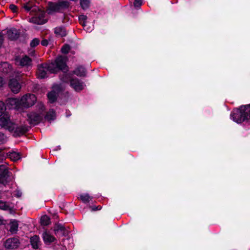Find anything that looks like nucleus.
<instances>
[{"instance_id":"f257e3e1","label":"nucleus","mask_w":250,"mask_h":250,"mask_svg":"<svg viewBox=\"0 0 250 250\" xmlns=\"http://www.w3.org/2000/svg\"><path fill=\"white\" fill-rule=\"evenodd\" d=\"M66 58L62 56L58 57L53 62L49 64L46 63L38 65L37 75L39 78L43 79L47 77L48 72L55 73L58 70H61L63 72L68 71V68L66 65Z\"/></svg>"},{"instance_id":"f03ea898","label":"nucleus","mask_w":250,"mask_h":250,"mask_svg":"<svg viewBox=\"0 0 250 250\" xmlns=\"http://www.w3.org/2000/svg\"><path fill=\"white\" fill-rule=\"evenodd\" d=\"M0 70L4 73H11L12 76L9 80L8 86L12 92L18 93L20 91L21 85L19 83L18 79H20V74L19 72L12 71L11 66L7 62H3L0 66Z\"/></svg>"},{"instance_id":"7ed1b4c3","label":"nucleus","mask_w":250,"mask_h":250,"mask_svg":"<svg viewBox=\"0 0 250 250\" xmlns=\"http://www.w3.org/2000/svg\"><path fill=\"white\" fill-rule=\"evenodd\" d=\"M5 104L0 101V126L9 131H13L16 127V124L11 121L9 115L5 113Z\"/></svg>"},{"instance_id":"20e7f679","label":"nucleus","mask_w":250,"mask_h":250,"mask_svg":"<svg viewBox=\"0 0 250 250\" xmlns=\"http://www.w3.org/2000/svg\"><path fill=\"white\" fill-rule=\"evenodd\" d=\"M69 2L64 0H60L57 2H50L48 4L47 12L49 14H53L60 12L62 9L68 7Z\"/></svg>"},{"instance_id":"39448f33","label":"nucleus","mask_w":250,"mask_h":250,"mask_svg":"<svg viewBox=\"0 0 250 250\" xmlns=\"http://www.w3.org/2000/svg\"><path fill=\"white\" fill-rule=\"evenodd\" d=\"M39 111V113L31 112L27 114L28 117V121L30 124H37L39 123L42 120V112L44 110V106L42 104H38Z\"/></svg>"},{"instance_id":"423d86ee","label":"nucleus","mask_w":250,"mask_h":250,"mask_svg":"<svg viewBox=\"0 0 250 250\" xmlns=\"http://www.w3.org/2000/svg\"><path fill=\"white\" fill-rule=\"evenodd\" d=\"M36 100L37 98L34 94H27L23 95L20 100L21 108H28L33 105Z\"/></svg>"},{"instance_id":"0eeeda50","label":"nucleus","mask_w":250,"mask_h":250,"mask_svg":"<svg viewBox=\"0 0 250 250\" xmlns=\"http://www.w3.org/2000/svg\"><path fill=\"white\" fill-rule=\"evenodd\" d=\"M64 87L62 84H54L52 87V90L47 94L49 102H54L57 99L59 93L62 91Z\"/></svg>"},{"instance_id":"6e6552de","label":"nucleus","mask_w":250,"mask_h":250,"mask_svg":"<svg viewBox=\"0 0 250 250\" xmlns=\"http://www.w3.org/2000/svg\"><path fill=\"white\" fill-rule=\"evenodd\" d=\"M35 12L34 16L29 19V22L37 24L45 23L46 20L44 19V12L38 9Z\"/></svg>"},{"instance_id":"1a4fd4ad","label":"nucleus","mask_w":250,"mask_h":250,"mask_svg":"<svg viewBox=\"0 0 250 250\" xmlns=\"http://www.w3.org/2000/svg\"><path fill=\"white\" fill-rule=\"evenodd\" d=\"M9 173L6 165H0V184L5 185L8 182Z\"/></svg>"},{"instance_id":"9d476101","label":"nucleus","mask_w":250,"mask_h":250,"mask_svg":"<svg viewBox=\"0 0 250 250\" xmlns=\"http://www.w3.org/2000/svg\"><path fill=\"white\" fill-rule=\"evenodd\" d=\"M230 116L232 120L237 123H241L247 120L248 118L243 114L240 108L234 111Z\"/></svg>"},{"instance_id":"9b49d317","label":"nucleus","mask_w":250,"mask_h":250,"mask_svg":"<svg viewBox=\"0 0 250 250\" xmlns=\"http://www.w3.org/2000/svg\"><path fill=\"white\" fill-rule=\"evenodd\" d=\"M31 59L27 56L22 57H17L15 59V63L21 66H28L31 65Z\"/></svg>"},{"instance_id":"f8f14e48","label":"nucleus","mask_w":250,"mask_h":250,"mask_svg":"<svg viewBox=\"0 0 250 250\" xmlns=\"http://www.w3.org/2000/svg\"><path fill=\"white\" fill-rule=\"evenodd\" d=\"M19 241L16 238H9L4 243L5 247L8 249H16L19 247Z\"/></svg>"},{"instance_id":"ddd939ff","label":"nucleus","mask_w":250,"mask_h":250,"mask_svg":"<svg viewBox=\"0 0 250 250\" xmlns=\"http://www.w3.org/2000/svg\"><path fill=\"white\" fill-rule=\"evenodd\" d=\"M6 105L9 108L20 110L21 108L20 100L16 98H10L6 101Z\"/></svg>"},{"instance_id":"4468645a","label":"nucleus","mask_w":250,"mask_h":250,"mask_svg":"<svg viewBox=\"0 0 250 250\" xmlns=\"http://www.w3.org/2000/svg\"><path fill=\"white\" fill-rule=\"evenodd\" d=\"M71 86L75 89V90L79 91L83 90L84 87L83 83L77 79H73L70 82Z\"/></svg>"},{"instance_id":"2eb2a0df","label":"nucleus","mask_w":250,"mask_h":250,"mask_svg":"<svg viewBox=\"0 0 250 250\" xmlns=\"http://www.w3.org/2000/svg\"><path fill=\"white\" fill-rule=\"evenodd\" d=\"M54 231L57 236H62L66 235L67 231L61 225H57L54 227Z\"/></svg>"},{"instance_id":"dca6fc26","label":"nucleus","mask_w":250,"mask_h":250,"mask_svg":"<svg viewBox=\"0 0 250 250\" xmlns=\"http://www.w3.org/2000/svg\"><path fill=\"white\" fill-rule=\"evenodd\" d=\"M27 131V126L24 125L18 126L16 125V127L12 132H13L14 136H18L24 134Z\"/></svg>"},{"instance_id":"f3484780","label":"nucleus","mask_w":250,"mask_h":250,"mask_svg":"<svg viewBox=\"0 0 250 250\" xmlns=\"http://www.w3.org/2000/svg\"><path fill=\"white\" fill-rule=\"evenodd\" d=\"M22 8L25 9L27 12H30V13L35 12L38 10V7L34 5V4L31 2H27L22 4Z\"/></svg>"},{"instance_id":"a211bd4d","label":"nucleus","mask_w":250,"mask_h":250,"mask_svg":"<svg viewBox=\"0 0 250 250\" xmlns=\"http://www.w3.org/2000/svg\"><path fill=\"white\" fill-rule=\"evenodd\" d=\"M7 35L9 39L13 40L18 38L19 32L16 29L11 28L7 30Z\"/></svg>"},{"instance_id":"6ab92c4d","label":"nucleus","mask_w":250,"mask_h":250,"mask_svg":"<svg viewBox=\"0 0 250 250\" xmlns=\"http://www.w3.org/2000/svg\"><path fill=\"white\" fill-rule=\"evenodd\" d=\"M31 244L32 247L35 249L39 248L40 245V238L37 235L32 237L30 239Z\"/></svg>"},{"instance_id":"aec40b11","label":"nucleus","mask_w":250,"mask_h":250,"mask_svg":"<svg viewBox=\"0 0 250 250\" xmlns=\"http://www.w3.org/2000/svg\"><path fill=\"white\" fill-rule=\"evenodd\" d=\"M240 108L243 114L248 117L247 120L250 119V104L241 106Z\"/></svg>"},{"instance_id":"412c9836","label":"nucleus","mask_w":250,"mask_h":250,"mask_svg":"<svg viewBox=\"0 0 250 250\" xmlns=\"http://www.w3.org/2000/svg\"><path fill=\"white\" fill-rule=\"evenodd\" d=\"M54 32L57 36L64 37L66 35V31L62 27H57L54 29Z\"/></svg>"},{"instance_id":"4be33fe9","label":"nucleus","mask_w":250,"mask_h":250,"mask_svg":"<svg viewBox=\"0 0 250 250\" xmlns=\"http://www.w3.org/2000/svg\"><path fill=\"white\" fill-rule=\"evenodd\" d=\"M43 239L45 243H51L54 241L55 238L47 232L42 234Z\"/></svg>"},{"instance_id":"5701e85b","label":"nucleus","mask_w":250,"mask_h":250,"mask_svg":"<svg viewBox=\"0 0 250 250\" xmlns=\"http://www.w3.org/2000/svg\"><path fill=\"white\" fill-rule=\"evenodd\" d=\"M56 114L55 111L53 110H50L47 113L45 117L46 120L50 122L55 119Z\"/></svg>"},{"instance_id":"b1692460","label":"nucleus","mask_w":250,"mask_h":250,"mask_svg":"<svg viewBox=\"0 0 250 250\" xmlns=\"http://www.w3.org/2000/svg\"><path fill=\"white\" fill-rule=\"evenodd\" d=\"M74 73L78 76H84L85 75V70L83 67L79 66L74 71Z\"/></svg>"},{"instance_id":"393cba45","label":"nucleus","mask_w":250,"mask_h":250,"mask_svg":"<svg viewBox=\"0 0 250 250\" xmlns=\"http://www.w3.org/2000/svg\"><path fill=\"white\" fill-rule=\"evenodd\" d=\"M11 160L16 161L20 159V155L19 153L16 152H9L8 156Z\"/></svg>"},{"instance_id":"a878e982","label":"nucleus","mask_w":250,"mask_h":250,"mask_svg":"<svg viewBox=\"0 0 250 250\" xmlns=\"http://www.w3.org/2000/svg\"><path fill=\"white\" fill-rule=\"evenodd\" d=\"M10 231L12 233H15L17 230L18 228V224L17 221H14L11 222L10 224Z\"/></svg>"},{"instance_id":"bb28decb","label":"nucleus","mask_w":250,"mask_h":250,"mask_svg":"<svg viewBox=\"0 0 250 250\" xmlns=\"http://www.w3.org/2000/svg\"><path fill=\"white\" fill-rule=\"evenodd\" d=\"M41 223L42 226H47L50 223V218L47 215H43L41 218Z\"/></svg>"},{"instance_id":"cd10ccee","label":"nucleus","mask_w":250,"mask_h":250,"mask_svg":"<svg viewBox=\"0 0 250 250\" xmlns=\"http://www.w3.org/2000/svg\"><path fill=\"white\" fill-rule=\"evenodd\" d=\"M80 4L83 10L87 9L90 5L89 0H80Z\"/></svg>"},{"instance_id":"c85d7f7f","label":"nucleus","mask_w":250,"mask_h":250,"mask_svg":"<svg viewBox=\"0 0 250 250\" xmlns=\"http://www.w3.org/2000/svg\"><path fill=\"white\" fill-rule=\"evenodd\" d=\"M81 200L84 203L89 202L91 199L92 197H90L88 194H83L80 195Z\"/></svg>"},{"instance_id":"c756f323","label":"nucleus","mask_w":250,"mask_h":250,"mask_svg":"<svg viewBox=\"0 0 250 250\" xmlns=\"http://www.w3.org/2000/svg\"><path fill=\"white\" fill-rule=\"evenodd\" d=\"M79 21L81 24L83 26L85 27L86 26V21L87 20V17L85 15H80L79 17Z\"/></svg>"},{"instance_id":"7c9ffc66","label":"nucleus","mask_w":250,"mask_h":250,"mask_svg":"<svg viewBox=\"0 0 250 250\" xmlns=\"http://www.w3.org/2000/svg\"><path fill=\"white\" fill-rule=\"evenodd\" d=\"M0 209L7 210L10 209V207L6 203L0 201Z\"/></svg>"},{"instance_id":"2f4dec72","label":"nucleus","mask_w":250,"mask_h":250,"mask_svg":"<svg viewBox=\"0 0 250 250\" xmlns=\"http://www.w3.org/2000/svg\"><path fill=\"white\" fill-rule=\"evenodd\" d=\"M7 137L4 133L0 131V145L5 144L7 142Z\"/></svg>"},{"instance_id":"473e14b6","label":"nucleus","mask_w":250,"mask_h":250,"mask_svg":"<svg viewBox=\"0 0 250 250\" xmlns=\"http://www.w3.org/2000/svg\"><path fill=\"white\" fill-rule=\"evenodd\" d=\"M8 154H5L3 149L0 148V163H2L3 160L7 157Z\"/></svg>"},{"instance_id":"72a5a7b5","label":"nucleus","mask_w":250,"mask_h":250,"mask_svg":"<svg viewBox=\"0 0 250 250\" xmlns=\"http://www.w3.org/2000/svg\"><path fill=\"white\" fill-rule=\"evenodd\" d=\"M70 49V46L66 44L62 47L61 50L62 53L67 54V53H68Z\"/></svg>"},{"instance_id":"f704fd0d","label":"nucleus","mask_w":250,"mask_h":250,"mask_svg":"<svg viewBox=\"0 0 250 250\" xmlns=\"http://www.w3.org/2000/svg\"><path fill=\"white\" fill-rule=\"evenodd\" d=\"M40 43V40L37 38L34 39L30 42V45L32 47H35Z\"/></svg>"},{"instance_id":"c9c22d12","label":"nucleus","mask_w":250,"mask_h":250,"mask_svg":"<svg viewBox=\"0 0 250 250\" xmlns=\"http://www.w3.org/2000/svg\"><path fill=\"white\" fill-rule=\"evenodd\" d=\"M142 4V0H134V6L138 8L141 6V5Z\"/></svg>"},{"instance_id":"e433bc0d","label":"nucleus","mask_w":250,"mask_h":250,"mask_svg":"<svg viewBox=\"0 0 250 250\" xmlns=\"http://www.w3.org/2000/svg\"><path fill=\"white\" fill-rule=\"evenodd\" d=\"M9 8L13 12H16L17 11V7L16 5L14 4H10L9 6Z\"/></svg>"},{"instance_id":"4c0bfd02","label":"nucleus","mask_w":250,"mask_h":250,"mask_svg":"<svg viewBox=\"0 0 250 250\" xmlns=\"http://www.w3.org/2000/svg\"><path fill=\"white\" fill-rule=\"evenodd\" d=\"M48 41L46 39L43 40L41 42V44L43 46H47L48 45Z\"/></svg>"},{"instance_id":"58836bf2","label":"nucleus","mask_w":250,"mask_h":250,"mask_svg":"<svg viewBox=\"0 0 250 250\" xmlns=\"http://www.w3.org/2000/svg\"><path fill=\"white\" fill-rule=\"evenodd\" d=\"M84 28V29L87 31V32H90L92 31V27H86V25L85 26V27H83Z\"/></svg>"},{"instance_id":"ea45409f","label":"nucleus","mask_w":250,"mask_h":250,"mask_svg":"<svg viewBox=\"0 0 250 250\" xmlns=\"http://www.w3.org/2000/svg\"><path fill=\"white\" fill-rule=\"evenodd\" d=\"M3 83L2 78L1 77H0V87L2 85Z\"/></svg>"},{"instance_id":"a19ab883","label":"nucleus","mask_w":250,"mask_h":250,"mask_svg":"<svg viewBox=\"0 0 250 250\" xmlns=\"http://www.w3.org/2000/svg\"><path fill=\"white\" fill-rule=\"evenodd\" d=\"M62 81H63L64 82H67V80L64 79H62Z\"/></svg>"},{"instance_id":"79ce46f5","label":"nucleus","mask_w":250,"mask_h":250,"mask_svg":"<svg viewBox=\"0 0 250 250\" xmlns=\"http://www.w3.org/2000/svg\"><path fill=\"white\" fill-rule=\"evenodd\" d=\"M2 223V220L0 219V225H1Z\"/></svg>"}]
</instances>
